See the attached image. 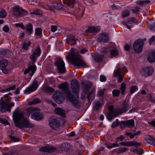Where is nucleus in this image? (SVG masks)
Wrapping results in <instances>:
<instances>
[{
	"mask_svg": "<svg viewBox=\"0 0 155 155\" xmlns=\"http://www.w3.org/2000/svg\"><path fill=\"white\" fill-rule=\"evenodd\" d=\"M13 117L16 127L19 129L33 128L34 125L30 123L24 116V113L16 111L13 114Z\"/></svg>",
	"mask_w": 155,
	"mask_h": 155,
	"instance_id": "nucleus-1",
	"label": "nucleus"
},
{
	"mask_svg": "<svg viewBox=\"0 0 155 155\" xmlns=\"http://www.w3.org/2000/svg\"><path fill=\"white\" fill-rule=\"evenodd\" d=\"M71 84L72 91H70L67 92V99L73 106L78 108L80 106L77 98L78 91L80 89V84L77 80L75 79L71 81Z\"/></svg>",
	"mask_w": 155,
	"mask_h": 155,
	"instance_id": "nucleus-2",
	"label": "nucleus"
},
{
	"mask_svg": "<svg viewBox=\"0 0 155 155\" xmlns=\"http://www.w3.org/2000/svg\"><path fill=\"white\" fill-rule=\"evenodd\" d=\"M122 105L123 107L121 108H117L114 109V107L112 105L108 107L109 111L108 113L107 118L109 121H111L118 115L125 113L129 109L128 108L130 106L129 102L126 99L123 101Z\"/></svg>",
	"mask_w": 155,
	"mask_h": 155,
	"instance_id": "nucleus-3",
	"label": "nucleus"
},
{
	"mask_svg": "<svg viewBox=\"0 0 155 155\" xmlns=\"http://www.w3.org/2000/svg\"><path fill=\"white\" fill-rule=\"evenodd\" d=\"M67 58V59L71 61L75 66L83 68L87 67L86 64L82 59L81 56L79 54L78 51L75 49H71V53Z\"/></svg>",
	"mask_w": 155,
	"mask_h": 155,
	"instance_id": "nucleus-4",
	"label": "nucleus"
},
{
	"mask_svg": "<svg viewBox=\"0 0 155 155\" xmlns=\"http://www.w3.org/2000/svg\"><path fill=\"white\" fill-rule=\"evenodd\" d=\"M5 102L3 100L2 98L0 101V111L2 112H4L8 111L11 112V108L12 107L14 106V104L13 102L9 103L11 102V97L8 96L6 97Z\"/></svg>",
	"mask_w": 155,
	"mask_h": 155,
	"instance_id": "nucleus-5",
	"label": "nucleus"
},
{
	"mask_svg": "<svg viewBox=\"0 0 155 155\" xmlns=\"http://www.w3.org/2000/svg\"><path fill=\"white\" fill-rule=\"evenodd\" d=\"M13 14L14 15L18 17H22L27 15L28 13L24 10L19 5H16L13 7Z\"/></svg>",
	"mask_w": 155,
	"mask_h": 155,
	"instance_id": "nucleus-6",
	"label": "nucleus"
},
{
	"mask_svg": "<svg viewBox=\"0 0 155 155\" xmlns=\"http://www.w3.org/2000/svg\"><path fill=\"white\" fill-rule=\"evenodd\" d=\"M54 65L56 66L59 72L61 73H64L66 71L64 67L65 64L61 58H58L55 59Z\"/></svg>",
	"mask_w": 155,
	"mask_h": 155,
	"instance_id": "nucleus-7",
	"label": "nucleus"
},
{
	"mask_svg": "<svg viewBox=\"0 0 155 155\" xmlns=\"http://www.w3.org/2000/svg\"><path fill=\"white\" fill-rule=\"evenodd\" d=\"M144 45L143 39H139L135 41L133 45V48L136 53H140L142 50V47Z\"/></svg>",
	"mask_w": 155,
	"mask_h": 155,
	"instance_id": "nucleus-8",
	"label": "nucleus"
},
{
	"mask_svg": "<svg viewBox=\"0 0 155 155\" xmlns=\"http://www.w3.org/2000/svg\"><path fill=\"white\" fill-rule=\"evenodd\" d=\"M64 94L59 91H56L52 96L54 101L57 103L60 104L63 101Z\"/></svg>",
	"mask_w": 155,
	"mask_h": 155,
	"instance_id": "nucleus-9",
	"label": "nucleus"
},
{
	"mask_svg": "<svg viewBox=\"0 0 155 155\" xmlns=\"http://www.w3.org/2000/svg\"><path fill=\"white\" fill-rule=\"evenodd\" d=\"M49 125L54 130H56L60 127V124L58 120L54 117H52L48 120Z\"/></svg>",
	"mask_w": 155,
	"mask_h": 155,
	"instance_id": "nucleus-10",
	"label": "nucleus"
},
{
	"mask_svg": "<svg viewBox=\"0 0 155 155\" xmlns=\"http://www.w3.org/2000/svg\"><path fill=\"white\" fill-rule=\"evenodd\" d=\"M41 52L40 48L38 46L33 51L32 54L30 56V59L33 63L36 62L37 58L40 56Z\"/></svg>",
	"mask_w": 155,
	"mask_h": 155,
	"instance_id": "nucleus-11",
	"label": "nucleus"
},
{
	"mask_svg": "<svg viewBox=\"0 0 155 155\" xmlns=\"http://www.w3.org/2000/svg\"><path fill=\"white\" fill-rule=\"evenodd\" d=\"M154 71V69L151 67H147L144 68L141 73L142 75L147 77L152 75Z\"/></svg>",
	"mask_w": 155,
	"mask_h": 155,
	"instance_id": "nucleus-12",
	"label": "nucleus"
},
{
	"mask_svg": "<svg viewBox=\"0 0 155 155\" xmlns=\"http://www.w3.org/2000/svg\"><path fill=\"white\" fill-rule=\"evenodd\" d=\"M38 87V81L35 80L33 82L32 85L29 87L27 88L25 91L29 93L31 92H33L36 90Z\"/></svg>",
	"mask_w": 155,
	"mask_h": 155,
	"instance_id": "nucleus-13",
	"label": "nucleus"
},
{
	"mask_svg": "<svg viewBox=\"0 0 155 155\" xmlns=\"http://www.w3.org/2000/svg\"><path fill=\"white\" fill-rule=\"evenodd\" d=\"M120 125L122 126V125L126 127L128 126L129 127H134V122L133 119H131L126 121H122L120 123Z\"/></svg>",
	"mask_w": 155,
	"mask_h": 155,
	"instance_id": "nucleus-14",
	"label": "nucleus"
},
{
	"mask_svg": "<svg viewBox=\"0 0 155 155\" xmlns=\"http://www.w3.org/2000/svg\"><path fill=\"white\" fill-rule=\"evenodd\" d=\"M56 150V148L53 147L45 146L41 147L40 149V151L48 153L53 152H55Z\"/></svg>",
	"mask_w": 155,
	"mask_h": 155,
	"instance_id": "nucleus-15",
	"label": "nucleus"
},
{
	"mask_svg": "<svg viewBox=\"0 0 155 155\" xmlns=\"http://www.w3.org/2000/svg\"><path fill=\"white\" fill-rule=\"evenodd\" d=\"M58 88L62 89V91L65 93V94L67 98V93L68 91H70L68 89V85L66 82L62 83L58 86Z\"/></svg>",
	"mask_w": 155,
	"mask_h": 155,
	"instance_id": "nucleus-16",
	"label": "nucleus"
},
{
	"mask_svg": "<svg viewBox=\"0 0 155 155\" xmlns=\"http://www.w3.org/2000/svg\"><path fill=\"white\" fill-rule=\"evenodd\" d=\"M147 59L150 62L153 63L155 61V51H151L147 55Z\"/></svg>",
	"mask_w": 155,
	"mask_h": 155,
	"instance_id": "nucleus-17",
	"label": "nucleus"
},
{
	"mask_svg": "<svg viewBox=\"0 0 155 155\" xmlns=\"http://www.w3.org/2000/svg\"><path fill=\"white\" fill-rule=\"evenodd\" d=\"M77 39L73 35H70L66 39V42L71 45H74L76 44Z\"/></svg>",
	"mask_w": 155,
	"mask_h": 155,
	"instance_id": "nucleus-18",
	"label": "nucleus"
},
{
	"mask_svg": "<svg viewBox=\"0 0 155 155\" xmlns=\"http://www.w3.org/2000/svg\"><path fill=\"white\" fill-rule=\"evenodd\" d=\"M92 57L95 61L97 62H100L102 61L104 55L103 54L94 53L93 54Z\"/></svg>",
	"mask_w": 155,
	"mask_h": 155,
	"instance_id": "nucleus-19",
	"label": "nucleus"
},
{
	"mask_svg": "<svg viewBox=\"0 0 155 155\" xmlns=\"http://www.w3.org/2000/svg\"><path fill=\"white\" fill-rule=\"evenodd\" d=\"M108 40V35L105 33H103L98 39L99 41L101 42H107Z\"/></svg>",
	"mask_w": 155,
	"mask_h": 155,
	"instance_id": "nucleus-20",
	"label": "nucleus"
},
{
	"mask_svg": "<svg viewBox=\"0 0 155 155\" xmlns=\"http://www.w3.org/2000/svg\"><path fill=\"white\" fill-rule=\"evenodd\" d=\"M63 3L65 6H70L71 8L74 7V3L75 2V0H63Z\"/></svg>",
	"mask_w": 155,
	"mask_h": 155,
	"instance_id": "nucleus-21",
	"label": "nucleus"
},
{
	"mask_svg": "<svg viewBox=\"0 0 155 155\" xmlns=\"http://www.w3.org/2000/svg\"><path fill=\"white\" fill-rule=\"evenodd\" d=\"M60 148L62 151H67L70 147V144L67 143H63L60 145Z\"/></svg>",
	"mask_w": 155,
	"mask_h": 155,
	"instance_id": "nucleus-22",
	"label": "nucleus"
},
{
	"mask_svg": "<svg viewBox=\"0 0 155 155\" xmlns=\"http://www.w3.org/2000/svg\"><path fill=\"white\" fill-rule=\"evenodd\" d=\"M141 132V130H139L136 133H133L132 132H129L127 131H126L125 132V135L127 136H129L130 138L132 139L134 138L135 136L138 135L140 134Z\"/></svg>",
	"mask_w": 155,
	"mask_h": 155,
	"instance_id": "nucleus-23",
	"label": "nucleus"
},
{
	"mask_svg": "<svg viewBox=\"0 0 155 155\" xmlns=\"http://www.w3.org/2000/svg\"><path fill=\"white\" fill-rule=\"evenodd\" d=\"M32 116L34 117L35 119L37 120H41L43 117V115L39 112H35L34 113Z\"/></svg>",
	"mask_w": 155,
	"mask_h": 155,
	"instance_id": "nucleus-24",
	"label": "nucleus"
},
{
	"mask_svg": "<svg viewBox=\"0 0 155 155\" xmlns=\"http://www.w3.org/2000/svg\"><path fill=\"white\" fill-rule=\"evenodd\" d=\"M100 30V29L97 27H89L87 30H85V32H88L90 33L97 32H99Z\"/></svg>",
	"mask_w": 155,
	"mask_h": 155,
	"instance_id": "nucleus-25",
	"label": "nucleus"
},
{
	"mask_svg": "<svg viewBox=\"0 0 155 155\" xmlns=\"http://www.w3.org/2000/svg\"><path fill=\"white\" fill-rule=\"evenodd\" d=\"M92 84L91 82L87 81L84 84V91L85 92H87L89 89L92 87Z\"/></svg>",
	"mask_w": 155,
	"mask_h": 155,
	"instance_id": "nucleus-26",
	"label": "nucleus"
},
{
	"mask_svg": "<svg viewBox=\"0 0 155 155\" xmlns=\"http://www.w3.org/2000/svg\"><path fill=\"white\" fill-rule=\"evenodd\" d=\"M55 113L61 115L62 117H65L64 111L61 108H56L54 111Z\"/></svg>",
	"mask_w": 155,
	"mask_h": 155,
	"instance_id": "nucleus-27",
	"label": "nucleus"
},
{
	"mask_svg": "<svg viewBox=\"0 0 155 155\" xmlns=\"http://www.w3.org/2000/svg\"><path fill=\"white\" fill-rule=\"evenodd\" d=\"M140 143H138L136 141H127V146L131 147L134 146L135 147L137 148L138 146H140Z\"/></svg>",
	"mask_w": 155,
	"mask_h": 155,
	"instance_id": "nucleus-28",
	"label": "nucleus"
},
{
	"mask_svg": "<svg viewBox=\"0 0 155 155\" xmlns=\"http://www.w3.org/2000/svg\"><path fill=\"white\" fill-rule=\"evenodd\" d=\"M121 68H117L115 70L114 73V76L115 77H117L122 75V72Z\"/></svg>",
	"mask_w": 155,
	"mask_h": 155,
	"instance_id": "nucleus-29",
	"label": "nucleus"
},
{
	"mask_svg": "<svg viewBox=\"0 0 155 155\" xmlns=\"http://www.w3.org/2000/svg\"><path fill=\"white\" fill-rule=\"evenodd\" d=\"M150 2L151 1L149 0L144 1L138 0L137 1L136 3V4L138 5L143 6L150 3Z\"/></svg>",
	"mask_w": 155,
	"mask_h": 155,
	"instance_id": "nucleus-30",
	"label": "nucleus"
},
{
	"mask_svg": "<svg viewBox=\"0 0 155 155\" xmlns=\"http://www.w3.org/2000/svg\"><path fill=\"white\" fill-rule=\"evenodd\" d=\"M26 30L28 32V33L31 35L32 32L33 25L30 23H29L26 26Z\"/></svg>",
	"mask_w": 155,
	"mask_h": 155,
	"instance_id": "nucleus-31",
	"label": "nucleus"
},
{
	"mask_svg": "<svg viewBox=\"0 0 155 155\" xmlns=\"http://www.w3.org/2000/svg\"><path fill=\"white\" fill-rule=\"evenodd\" d=\"M102 105V104L98 101H96L94 103V109L97 110H98Z\"/></svg>",
	"mask_w": 155,
	"mask_h": 155,
	"instance_id": "nucleus-32",
	"label": "nucleus"
},
{
	"mask_svg": "<svg viewBox=\"0 0 155 155\" xmlns=\"http://www.w3.org/2000/svg\"><path fill=\"white\" fill-rule=\"evenodd\" d=\"M28 69L29 71H32L31 73V76H32L35 73L36 69V67L35 65H30L29 66Z\"/></svg>",
	"mask_w": 155,
	"mask_h": 155,
	"instance_id": "nucleus-33",
	"label": "nucleus"
},
{
	"mask_svg": "<svg viewBox=\"0 0 155 155\" xmlns=\"http://www.w3.org/2000/svg\"><path fill=\"white\" fill-rule=\"evenodd\" d=\"M8 65V61L6 60L3 59L0 61V66L1 68L6 67Z\"/></svg>",
	"mask_w": 155,
	"mask_h": 155,
	"instance_id": "nucleus-34",
	"label": "nucleus"
},
{
	"mask_svg": "<svg viewBox=\"0 0 155 155\" xmlns=\"http://www.w3.org/2000/svg\"><path fill=\"white\" fill-rule=\"evenodd\" d=\"M41 102L40 100L38 98H35L33 100L28 103V104L30 105H32Z\"/></svg>",
	"mask_w": 155,
	"mask_h": 155,
	"instance_id": "nucleus-35",
	"label": "nucleus"
},
{
	"mask_svg": "<svg viewBox=\"0 0 155 155\" xmlns=\"http://www.w3.org/2000/svg\"><path fill=\"white\" fill-rule=\"evenodd\" d=\"M7 16V13L3 8L0 9V18H4Z\"/></svg>",
	"mask_w": 155,
	"mask_h": 155,
	"instance_id": "nucleus-36",
	"label": "nucleus"
},
{
	"mask_svg": "<svg viewBox=\"0 0 155 155\" xmlns=\"http://www.w3.org/2000/svg\"><path fill=\"white\" fill-rule=\"evenodd\" d=\"M146 140L149 143L153 144V143L154 139L153 137L149 136L146 137Z\"/></svg>",
	"mask_w": 155,
	"mask_h": 155,
	"instance_id": "nucleus-37",
	"label": "nucleus"
},
{
	"mask_svg": "<svg viewBox=\"0 0 155 155\" xmlns=\"http://www.w3.org/2000/svg\"><path fill=\"white\" fill-rule=\"evenodd\" d=\"M120 91L119 89H114L112 92L113 95L115 97H117L119 96Z\"/></svg>",
	"mask_w": 155,
	"mask_h": 155,
	"instance_id": "nucleus-38",
	"label": "nucleus"
},
{
	"mask_svg": "<svg viewBox=\"0 0 155 155\" xmlns=\"http://www.w3.org/2000/svg\"><path fill=\"white\" fill-rule=\"evenodd\" d=\"M110 53L111 55L113 57H115L118 54V51L116 49L110 50Z\"/></svg>",
	"mask_w": 155,
	"mask_h": 155,
	"instance_id": "nucleus-39",
	"label": "nucleus"
},
{
	"mask_svg": "<svg viewBox=\"0 0 155 155\" xmlns=\"http://www.w3.org/2000/svg\"><path fill=\"white\" fill-rule=\"evenodd\" d=\"M137 90L138 88L137 86H131L130 90V95L137 91Z\"/></svg>",
	"mask_w": 155,
	"mask_h": 155,
	"instance_id": "nucleus-40",
	"label": "nucleus"
},
{
	"mask_svg": "<svg viewBox=\"0 0 155 155\" xmlns=\"http://www.w3.org/2000/svg\"><path fill=\"white\" fill-rule=\"evenodd\" d=\"M31 44V42L29 41L28 43L25 42L22 45V48L23 49L26 50H27L28 48V46H29Z\"/></svg>",
	"mask_w": 155,
	"mask_h": 155,
	"instance_id": "nucleus-41",
	"label": "nucleus"
},
{
	"mask_svg": "<svg viewBox=\"0 0 155 155\" xmlns=\"http://www.w3.org/2000/svg\"><path fill=\"white\" fill-rule=\"evenodd\" d=\"M129 149L128 148L124 147V148H119L118 149V151L117 152L118 154L124 153L128 150Z\"/></svg>",
	"mask_w": 155,
	"mask_h": 155,
	"instance_id": "nucleus-42",
	"label": "nucleus"
},
{
	"mask_svg": "<svg viewBox=\"0 0 155 155\" xmlns=\"http://www.w3.org/2000/svg\"><path fill=\"white\" fill-rule=\"evenodd\" d=\"M125 88L126 84L124 83H122L120 89L121 90V93L123 95H124V94Z\"/></svg>",
	"mask_w": 155,
	"mask_h": 155,
	"instance_id": "nucleus-43",
	"label": "nucleus"
},
{
	"mask_svg": "<svg viewBox=\"0 0 155 155\" xmlns=\"http://www.w3.org/2000/svg\"><path fill=\"white\" fill-rule=\"evenodd\" d=\"M35 110V108L32 107H30L28 108L26 110L27 112V114L29 116L31 114H32L33 113L34 111Z\"/></svg>",
	"mask_w": 155,
	"mask_h": 155,
	"instance_id": "nucleus-44",
	"label": "nucleus"
},
{
	"mask_svg": "<svg viewBox=\"0 0 155 155\" xmlns=\"http://www.w3.org/2000/svg\"><path fill=\"white\" fill-rule=\"evenodd\" d=\"M130 14V12L127 10H126L122 12V17L125 18L128 17Z\"/></svg>",
	"mask_w": 155,
	"mask_h": 155,
	"instance_id": "nucleus-45",
	"label": "nucleus"
},
{
	"mask_svg": "<svg viewBox=\"0 0 155 155\" xmlns=\"http://www.w3.org/2000/svg\"><path fill=\"white\" fill-rule=\"evenodd\" d=\"M6 53V51L4 49L0 50V59L3 58Z\"/></svg>",
	"mask_w": 155,
	"mask_h": 155,
	"instance_id": "nucleus-46",
	"label": "nucleus"
},
{
	"mask_svg": "<svg viewBox=\"0 0 155 155\" xmlns=\"http://www.w3.org/2000/svg\"><path fill=\"white\" fill-rule=\"evenodd\" d=\"M120 123V122L117 119L115 121L113 122L111 126V127L112 128H114L115 127L118 126Z\"/></svg>",
	"mask_w": 155,
	"mask_h": 155,
	"instance_id": "nucleus-47",
	"label": "nucleus"
},
{
	"mask_svg": "<svg viewBox=\"0 0 155 155\" xmlns=\"http://www.w3.org/2000/svg\"><path fill=\"white\" fill-rule=\"evenodd\" d=\"M9 137L10 138V140L13 142H16L19 141L20 140V138H17L14 137L12 135H9Z\"/></svg>",
	"mask_w": 155,
	"mask_h": 155,
	"instance_id": "nucleus-48",
	"label": "nucleus"
},
{
	"mask_svg": "<svg viewBox=\"0 0 155 155\" xmlns=\"http://www.w3.org/2000/svg\"><path fill=\"white\" fill-rule=\"evenodd\" d=\"M35 34L36 35L41 36L42 30L40 28H37L35 29Z\"/></svg>",
	"mask_w": 155,
	"mask_h": 155,
	"instance_id": "nucleus-49",
	"label": "nucleus"
},
{
	"mask_svg": "<svg viewBox=\"0 0 155 155\" xmlns=\"http://www.w3.org/2000/svg\"><path fill=\"white\" fill-rule=\"evenodd\" d=\"M47 7L45 8V9L49 10L51 11H53L55 10V8L54 6V5L52 6H49L48 5H46Z\"/></svg>",
	"mask_w": 155,
	"mask_h": 155,
	"instance_id": "nucleus-50",
	"label": "nucleus"
},
{
	"mask_svg": "<svg viewBox=\"0 0 155 155\" xmlns=\"http://www.w3.org/2000/svg\"><path fill=\"white\" fill-rule=\"evenodd\" d=\"M110 48L107 47V48H103L101 49V51L102 53H107L109 51Z\"/></svg>",
	"mask_w": 155,
	"mask_h": 155,
	"instance_id": "nucleus-51",
	"label": "nucleus"
},
{
	"mask_svg": "<svg viewBox=\"0 0 155 155\" xmlns=\"http://www.w3.org/2000/svg\"><path fill=\"white\" fill-rule=\"evenodd\" d=\"M55 10H58L61 9L63 8V5L61 3H57L56 5H54Z\"/></svg>",
	"mask_w": 155,
	"mask_h": 155,
	"instance_id": "nucleus-52",
	"label": "nucleus"
},
{
	"mask_svg": "<svg viewBox=\"0 0 155 155\" xmlns=\"http://www.w3.org/2000/svg\"><path fill=\"white\" fill-rule=\"evenodd\" d=\"M81 13L82 14L81 16H82V15L84 13L85 8L82 6H81V7H80L77 9L76 11L78 12H79L81 11Z\"/></svg>",
	"mask_w": 155,
	"mask_h": 155,
	"instance_id": "nucleus-53",
	"label": "nucleus"
},
{
	"mask_svg": "<svg viewBox=\"0 0 155 155\" xmlns=\"http://www.w3.org/2000/svg\"><path fill=\"white\" fill-rule=\"evenodd\" d=\"M127 21L128 22H132L135 23L137 22V20L134 17H133L131 18H128Z\"/></svg>",
	"mask_w": 155,
	"mask_h": 155,
	"instance_id": "nucleus-54",
	"label": "nucleus"
},
{
	"mask_svg": "<svg viewBox=\"0 0 155 155\" xmlns=\"http://www.w3.org/2000/svg\"><path fill=\"white\" fill-rule=\"evenodd\" d=\"M140 10V8L138 6H136L134 9L131 10L132 12L133 13H136L138 12Z\"/></svg>",
	"mask_w": 155,
	"mask_h": 155,
	"instance_id": "nucleus-55",
	"label": "nucleus"
},
{
	"mask_svg": "<svg viewBox=\"0 0 155 155\" xmlns=\"http://www.w3.org/2000/svg\"><path fill=\"white\" fill-rule=\"evenodd\" d=\"M0 122L5 124H8L9 123L7 120L3 118H0Z\"/></svg>",
	"mask_w": 155,
	"mask_h": 155,
	"instance_id": "nucleus-56",
	"label": "nucleus"
},
{
	"mask_svg": "<svg viewBox=\"0 0 155 155\" xmlns=\"http://www.w3.org/2000/svg\"><path fill=\"white\" fill-rule=\"evenodd\" d=\"M15 26L16 27H19L22 29H24L25 27L23 23H16L15 25Z\"/></svg>",
	"mask_w": 155,
	"mask_h": 155,
	"instance_id": "nucleus-57",
	"label": "nucleus"
},
{
	"mask_svg": "<svg viewBox=\"0 0 155 155\" xmlns=\"http://www.w3.org/2000/svg\"><path fill=\"white\" fill-rule=\"evenodd\" d=\"M45 90L47 91H49L50 92H52L54 91V89L50 87H46L45 88Z\"/></svg>",
	"mask_w": 155,
	"mask_h": 155,
	"instance_id": "nucleus-58",
	"label": "nucleus"
},
{
	"mask_svg": "<svg viewBox=\"0 0 155 155\" xmlns=\"http://www.w3.org/2000/svg\"><path fill=\"white\" fill-rule=\"evenodd\" d=\"M30 14H34L36 15H41L42 14L40 13V10L39 9H37L35 11L32 12H31Z\"/></svg>",
	"mask_w": 155,
	"mask_h": 155,
	"instance_id": "nucleus-59",
	"label": "nucleus"
},
{
	"mask_svg": "<svg viewBox=\"0 0 155 155\" xmlns=\"http://www.w3.org/2000/svg\"><path fill=\"white\" fill-rule=\"evenodd\" d=\"M1 69L2 72L5 74H8L10 72L9 70L6 69V67L2 68Z\"/></svg>",
	"mask_w": 155,
	"mask_h": 155,
	"instance_id": "nucleus-60",
	"label": "nucleus"
},
{
	"mask_svg": "<svg viewBox=\"0 0 155 155\" xmlns=\"http://www.w3.org/2000/svg\"><path fill=\"white\" fill-rule=\"evenodd\" d=\"M155 40V36L153 35L149 40V43L150 45H151L152 44V43Z\"/></svg>",
	"mask_w": 155,
	"mask_h": 155,
	"instance_id": "nucleus-61",
	"label": "nucleus"
},
{
	"mask_svg": "<svg viewBox=\"0 0 155 155\" xmlns=\"http://www.w3.org/2000/svg\"><path fill=\"white\" fill-rule=\"evenodd\" d=\"M100 80L101 82H105L106 80V78L104 76L101 75L100 77Z\"/></svg>",
	"mask_w": 155,
	"mask_h": 155,
	"instance_id": "nucleus-62",
	"label": "nucleus"
},
{
	"mask_svg": "<svg viewBox=\"0 0 155 155\" xmlns=\"http://www.w3.org/2000/svg\"><path fill=\"white\" fill-rule=\"evenodd\" d=\"M57 27L56 25H53L51 27V31L54 32L57 29Z\"/></svg>",
	"mask_w": 155,
	"mask_h": 155,
	"instance_id": "nucleus-63",
	"label": "nucleus"
},
{
	"mask_svg": "<svg viewBox=\"0 0 155 155\" xmlns=\"http://www.w3.org/2000/svg\"><path fill=\"white\" fill-rule=\"evenodd\" d=\"M3 30L4 32H7L9 31V29L8 26H5L3 28Z\"/></svg>",
	"mask_w": 155,
	"mask_h": 155,
	"instance_id": "nucleus-64",
	"label": "nucleus"
}]
</instances>
